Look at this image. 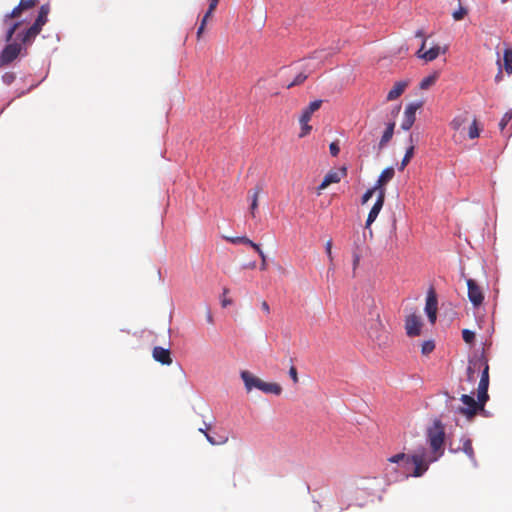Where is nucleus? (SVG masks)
Segmentation results:
<instances>
[{
    "mask_svg": "<svg viewBox=\"0 0 512 512\" xmlns=\"http://www.w3.org/2000/svg\"><path fill=\"white\" fill-rule=\"evenodd\" d=\"M445 426L440 420H434L426 430L428 452L425 448L418 449L413 455L398 453L388 458V462L399 465L405 477H421L429 465L437 461L444 454Z\"/></svg>",
    "mask_w": 512,
    "mask_h": 512,
    "instance_id": "1",
    "label": "nucleus"
},
{
    "mask_svg": "<svg viewBox=\"0 0 512 512\" xmlns=\"http://www.w3.org/2000/svg\"><path fill=\"white\" fill-rule=\"evenodd\" d=\"M488 387L489 380L480 379L477 401L472 396L463 394L460 399L465 406L458 407L457 412L465 416L468 420H471L479 411H483L485 403L489 399Z\"/></svg>",
    "mask_w": 512,
    "mask_h": 512,
    "instance_id": "2",
    "label": "nucleus"
},
{
    "mask_svg": "<svg viewBox=\"0 0 512 512\" xmlns=\"http://www.w3.org/2000/svg\"><path fill=\"white\" fill-rule=\"evenodd\" d=\"M37 0H20L19 4L3 17V25L6 27V42H10L14 33L25 23L27 18L23 14L36 6Z\"/></svg>",
    "mask_w": 512,
    "mask_h": 512,
    "instance_id": "3",
    "label": "nucleus"
},
{
    "mask_svg": "<svg viewBox=\"0 0 512 512\" xmlns=\"http://www.w3.org/2000/svg\"><path fill=\"white\" fill-rule=\"evenodd\" d=\"M47 21L48 16L41 15L38 13L34 23L28 29L18 34V39L24 45L31 44L36 38V36L41 32L43 26L47 23Z\"/></svg>",
    "mask_w": 512,
    "mask_h": 512,
    "instance_id": "4",
    "label": "nucleus"
},
{
    "mask_svg": "<svg viewBox=\"0 0 512 512\" xmlns=\"http://www.w3.org/2000/svg\"><path fill=\"white\" fill-rule=\"evenodd\" d=\"M22 47L19 43H9L0 53V66H6L13 62L21 53Z\"/></svg>",
    "mask_w": 512,
    "mask_h": 512,
    "instance_id": "5",
    "label": "nucleus"
},
{
    "mask_svg": "<svg viewBox=\"0 0 512 512\" xmlns=\"http://www.w3.org/2000/svg\"><path fill=\"white\" fill-rule=\"evenodd\" d=\"M468 298L473 306L479 307L484 301V294L481 287L473 279L467 280Z\"/></svg>",
    "mask_w": 512,
    "mask_h": 512,
    "instance_id": "6",
    "label": "nucleus"
},
{
    "mask_svg": "<svg viewBox=\"0 0 512 512\" xmlns=\"http://www.w3.org/2000/svg\"><path fill=\"white\" fill-rule=\"evenodd\" d=\"M346 175H347V167L346 166H342L337 171H334V170L329 171L325 175L322 183L319 185L318 190L321 191V190L326 189L329 185H331L333 183H339L341 181V179L343 177H345Z\"/></svg>",
    "mask_w": 512,
    "mask_h": 512,
    "instance_id": "7",
    "label": "nucleus"
},
{
    "mask_svg": "<svg viewBox=\"0 0 512 512\" xmlns=\"http://www.w3.org/2000/svg\"><path fill=\"white\" fill-rule=\"evenodd\" d=\"M437 297L436 293L433 289H430L426 299L425 311L427 313L428 319L431 323L436 321L437 317Z\"/></svg>",
    "mask_w": 512,
    "mask_h": 512,
    "instance_id": "8",
    "label": "nucleus"
},
{
    "mask_svg": "<svg viewBox=\"0 0 512 512\" xmlns=\"http://www.w3.org/2000/svg\"><path fill=\"white\" fill-rule=\"evenodd\" d=\"M421 105V103H411L406 107L404 119L401 124V128L403 130H409L413 126L416 119V111L421 107Z\"/></svg>",
    "mask_w": 512,
    "mask_h": 512,
    "instance_id": "9",
    "label": "nucleus"
},
{
    "mask_svg": "<svg viewBox=\"0 0 512 512\" xmlns=\"http://www.w3.org/2000/svg\"><path fill=\"white\" fill-rule=\"evenodd\" d=\"M421 327L422 322L419 316H417L416 314H411L407 316L405 328L408 336L413 337L420 335Z\"/></svg>",
    "mask_w": 512,
    "mask_h": 512,
    "instance_id": "10",
    "label": "nucleus"
},
{
    "mask_svg": "<svg viewBox=\"0 0 512 512\" xmlns=\"http://www.w3.org/2000/svg\"><path fill=\"white\" fill-rule=\"evenodd\" d=\"M395 175V170L393 167H387L385 168L378 180L376 181L374 187L375 189L377 190V195L381 192H383V195L385 196V193H386V190H385V185L390 181L392 180V178L394 177Z\"/></svg>",
    "mask_w": 512,
    "mask_h": 512,
    "instance_id": "11",
    "label": "nucleus"
},
{
    "mask_svg": "<svg viewBox=\"0 0 512 512\" xmlns=\"http://www.w3.org/2000/svg\"><path fill=\"white\" fill-rule=\"evenodd\" d=\"M262 192H263L262 184H257L252 189H250L248 191V200L250 201L249 212L253 218L256 217V212L258 209V199Z\"/></svg>",
    "mask_w": 512,
    "mask_h": 512,
    "instance_id": "12",
    "label": "nucleus"
},
{
    "mask_svg": "<svg viewBox=\"0 0 512 512\" xmlns=\"http://www.w3.org/2000/svg\"><path fill=\"white\" fill-rule=\"evenodd\" d=\"M384 201H385V198H384L383 192H381L377 195V200L368 214V217L366 220V225H365L366 228H369L370 225L376 220L377 216L379 215V213L384 205Z\"/></svg>",
    "mask_w": 512,
    "mask_h": 512,
    "instance_id": "13",
    "label": "nucleus"
},
{
    "mask_svg": "<svg viewBox=\"0 0 512 512\" xmlns=\"http://www.w3.org/2000/svg\"><path fill=\"white\" fill-rule=\"evenodd\" d=\"M426 40H423L421 48L417 51V56L424 59L427 62L435 60L440 54V47L438 45L431 47L427 51H423L425 48Z\"/></svg>",
    "mask_w": 512,
    "mask_h": 512,
    "instance_id": "14",
    "label": "nucleus"
},
{
    "mask_svg": "<svg viewBox=\"0 0 512 512\" xmlns=\"http://www.w3.org/2000/svg\"><path fill=\"white\" fill-rule=\"evenodd\" d=\"M322 100L312 101L302 112L299 122H309L312 114L320 109Z\"/></svg>",
    "mask_w": 512,
    "mask_h": 512,
    "instance_id": "15",
    "label": "nucleus"
},
{
    "mask_svg": "<svg viewBox=\"0 0 512 512\" xmlns=\"http://www.w3.org/2000/svg\"><path fill=\"white\" fill-rule=\"evenodd\" d=\"M218 3H219V0H210L209 8H208L207 12L205 13V15L203 16V18L201 20V23H200V26H199L198 31H197V37L198 38H200L202 33L204 32L206 23H207L208 19L212 16V14L215 11Z\"/></svg>",
    "mask_w": 512,
    "mask_h": 512,
    "instance_id": "16",
    "label": "nucleus"
},
{
    "mask_svg": "<svg viewBox=\"0 0 512 512\" xmlns=\"http://www.w3.org/2000/svg\"><path fill=\"white\" fill-rule=\"evenodd\" d=\"M408 84H409L408 81L396 82L394 84V86L392 87V89L388 92L387 100L393 101V100L397 99L398 97H400L402 95V93L405 91V89L407 88Z\"/></svg>",
    "mask_w": 512,
    "mask_h": 512,
    "instance_id": "17",
    "label": "nucleus"
},
{
    "mask_svg": "<svg viewBox=\"0 0 512 512\" xmlns=\"http://www.w3.org/2000/svg\"><path fill=\"white\" fill-rule=\"evenodd\" d=\"M241 378L245 384L247 391H251L253 388L258 389V383H261V379L255 377L249 371H242Z\"/></svg>",
    "mask_w": 512,
    "mask_h": 512,
    "instance_id": "18",
    "label": "nucleus"
},
{
    "mask_svg": "<svg viewBox=\"0 0 512 512\" xmlns=\"http://www.w3.org/2000/svg\"><path fill=\"white\" fill-rule=\"evenodd\" d=\"M258 389L267 394L280 395L282 392V387L278 383H269L261 380V383H258Z\"/></svg>",
    "mask_w": 512,
    "mask_h": 512,
    "instance_id": "19",
    "label": "nucleus"
},
{
    "mask_svg": "<svg viewBox=\"0 0 512 512\" xmlns=\"http://www.w3.org/2000/svg\"><path fill=\"white\" fill-rule=\"evenodd\" d=\"M394 128H395V122L390 121L387 124L386 129L380 139V142H379L380 149L384 148L388 144V142L392 139L393 134H394Z\"/></svg>",
    "mask_w": 512,
    "mask_h": 512,
    "instance_id": "20",
    "label": "nucleus"
},
{
    "mask_svg": "<svg viewBox=\"0 0 512 512\" xmlns=\"http://www.w3.org/2000/svg\"><path fill=\"white\" fill-rule=\"evenodd\" d=\"M462 451L468 456V458L475 463V453L472 446V441L469 438H464Z\"/></svg>",
    "mask_w": 512,
    "mask_h": 512,
    "instance_id": "21",
    "label": "nucleus"
},
{
    "mask_svg": "<svg viewBox=\"0 0 512 512\" xmlns=\"http://www.w3.org/2000/svg\"><path fill=\"white\" fill-rule=\"evenodd\" d=\"M503 66L508 74H512V50L506 48L503 53Z\"/></svg>",
    "mask_w": 512,
    "mask_h": 512,
    "instance_id": "22",
    "label": "nucleus"
},
{
    "mask_svg": "<svg viewBox=\"0 0 512 512\" xmlns=\"http://www.w3.org/2000/svg\"><path fill=\"white\" fill-rule=\"evenodd\" d=\"M413 155H414V145L411 144L410 147L406 150V153L401 161L400 170H403L407 166V164L410 162Z\"/></svg>",
    "mask_w": 512,
    "mask_h": 512,
    "instance_id": "23",
    "label": "nucleus"
},
{
    "mask_svg": "<svg viewBox=\"0 0 512 512\" xmlns=\"http://www.w3.org/2000/svg\"><path fill=\"white\" fill-rule=\"evenodd\" d=\"M308 78V74L301 72L299 73L292 82L286 85V88L290 89L294 86L301 85Z\"/></svg>",
    "mask_w": 512,
    "mask_h": 512,
    "instance_id": "24",
    "label": "nucleus"
},
{
    "mask_svg": "<svg viewBox=\"0 0 512 512\" xmlns=\"http://www.w3.org/2000/svg\"><path fill=\"white\" fill-rule=\"evenodd\" d=\"M436 78L437 77L435 75H431V76L423 78L419 84V87L423 90L428 89L430 86H432L436 82Z\"/></svg>",
    "mask_w": 512,
    "mask_h": 512,
    "instance_id": "25",
    "label": "nucleus"
},
{
    "mask_svg": "<svg viewBox=\"0 0 512 512\" xmlns=\"http://www.w3.org/2000/svg\"><path fill=\"white\" fill-rule=\"evenodd\" d=\"M480 129L478 127V122L476 119L473 120L472 124L469 127L468 136L470 139H475L479 136Z\"/></svg>",
    "mask_w": 512,
    "mask_h": 512,
    "instance_id": "26",
    "label": "nucleus"
},
{
    "mask_svg": "<svg viewBox=\"0 0 512 512\" xmlns=\"http://www.w3.org/2000/svg\"><path fill=\"white\" fill-rule=\"evenodd\" d=\"M200 432H202L206 439L208 440V442L212 445H222L224 443H226L228 441V438L227 437H223L221 438L220 440H215L212 436H210L206 430L204 429H200Z\"/></svg>",
    "mask_w": 512,
    "mask_h": 512,
    "instance_id": "27",
    "label": "nucleus"
},
{
    "mask_svg": "<svg viewBox=\"0 0 512 512\" xmlns=\"http://www.w3.org/2000/svg\"><path fill=\"white\" fill-rule=\"evenodd\" d=\"M462 338L467 344H473L475 340V333L469 329L462 330Z\"/></svg>",
    "mask_w": 512,
    "mask_h": 512,
    "instance_id": "28",
    "label": "nucleus"
},
{
    "mask_svg": "<svg viewBox=\"0 0 512 512\" xmlns=\"http://www.w3.org/2000/svg\"><path fill=\"white\" fill-rule=\"evenodd\" d=\"M512 119V109H510L509 111H507L502 119L500 120V123H499V128L501 131H503L505 129V127L507 126V124L511 121Z\"/></svg>",
    "mask_w": 512,
    "mask_h": 512,
    "instance_id": "29",
    "label": "nucleus"
},
{
    "mask_svg": "<svg viewBox=\"0 0 512 512\" xmlns=\"http://www.w3.org/2000/svg\"><path fill=\"white\" fill-rule=\"evenodd\" d=\"M434 348H435V344L433 341H425V342H423L422 348H421L422 354L428 355L434 350Z\"/></svg>",
    "mask_w": 512,
    "mask_h": 512,
    "instance_id": "30",
    "label": "nucleus"
},
{
    "mask_svg": "<svg viewBox=\"0 0 512 512\" xmlns=\"http://www.w3.org/2000/svg\"><path fill=\"white\" fill-rule=\"evenodd\" d=\"M172 364V357L169 349L162 348V365Z\"/></svg>",
    "mask_w": 512,
    "mask_h": 512,
    "instance_id": "31",
    "label": "nucleus"
},
{
    "mask_svg": "<svg viewBox=\"0 0 512 512\" xmlns=\"http://www.w3.org/2000/svg\"><path fill=\"white\" fill-rule=\"evenodd\" d=\"M466 14L467 10L460 6L459 9L452 14V16L455 21H460L466 16Z\"/></svg>",
    "mask_w": 512,
    "mask_h": 512,
    "instance_id": "32",
    "label": "nucleus"
},
{
    "mask_svg": "<svg viewBox=\"0 0 512 512\" xmlns=\"http://www.w3.org/2000/svg\"><path fill=\"white\" fill-rule=\"evenodd\" d=\"M377 190L375 189V187L373 186L372 188L368 189L362 196V204H365L367 203L371 198L372 196L374 195V193H376Z\"/></svg>",
    "mask_w": 512,
    "mask_h": 512,
    "instance_id": "33",
    "label": "nucleus"
},
{
    "mask_svg": "<svg viewBox=\"0 0 512 512\" xmlns=\"http://www.w3.org/2000/svg\"><path fill=\"white\" fill-rule=\"evenodd\" d=\"M464 122H465V119H464V118H462V117H456V118H454V119L451 121L450 125H451V127H452L454 130H459V129H460V127L462 126V124H463Z\"/></svg>",
    "mask_w": 512,
    "mask_h": 512,
    "instance_id": "34",
    "label": "nucleus"
},
{
    "mask_svg": "<svg viewBox=\"0 0 512 512\" xmlns=\"http://www.w3.org/2000/svg\"><path fill=\"white\" fill-rule=\"evenodd\" d=\"M174 372L177 379L182 380L185 377V372L179 363L174 366Z\"/></svg>",
    "mask_w": 512,
    "mask_h": 512,
    "instance_id": "35",
    "label": "nucleus"
},
{
    "mask_svg": "<svg viewBox=\"0 0 512 512\" xmlns=\"http://www.w3.org/2000/svg\"><path fill=\"white\" fill-rule=\"evenodd\" d=\"M228 293H229V289L224 288L223 289V297L221 300L222 307H224V308L232 304V300L230 298H227V296H226Z\"/></svg>",
    "mask_w": 512,
    "mask_h": 512,
    "instance_id": "36",
    "label": "nucleus"
},
{
    "mask_svg": "<svg viewBox=\"0 0 512 512\" xmlns=\"http://www.w3.org/2000/svg\"><path fill=\"white\" fill-rule=\"evenodd\" d=\"M308 123L309 122H300V124H301L300 137H304L310 133L312 127Z\"/></svg>",
    "mask_w": 512,
    "mask_h": 512,
    "instance_id": "37",
    "label": "nucleus"
},
{
    "mask_svg": "<svg viewBox=\"0 0 512 512\" xmlns=\"http://www.w3.org/2000/svg\"><path fill=\"white\" fill-rule=\"evenodd\" d=\"M325 252L329 258L330 263L333 262V255H332V240H328L325 244Z\"/></svg>",
    "mask_w": 512,
    "mask_h": 512,
    "instance_id": "38",
    "label": "nucleus"
},
{
    "mask_svg": "<svg viewBox=\"0 0 512 512\" xmlns=\"http://www.w3.org/2000/svg\"><path fill=\"white\" fill-rule=\"evenodd\" d=\"M330 153L333 157L338 156L340 152V147L337 142H332L329 146Z\"/></svg>",
    "mask_w": 512,
    "mask_h": 512,
    "instance_id": "39",
    "label": "nucleus"
},
{
    "mask_svg": "<svg viewBox=\"0 0 512 512\" xmlns=\"http://www.w3.org/2000/svg\"><path fill=\"white\" fill-rule=\"evenodd\" d=\"M223 238L232 243V244H242V242L244 241V236H239V237H228V236H223Z\"/></svg>",
    "mask_w": 512,
    "mask_h": 512,
    "instance_id": "40",
    "label": "nucleus"
},
{
    "mask_svg": "<svg viewBox=\"0 0 512 512\" xmlns=\"http://www.w3.org/2000/svg\"><path fill=\"white\" fill-rule=\"evenodd\" d=\"M483 365H484V368H483L480 379L489 380V365L486 360H483Z\"/></svg>",
    "mask_w": 512,
    "mask_h": 512,
    "instance_id": "41",
    "label": "nucleus"
},
{
    "mask_svg": "<svg viewBox=\"0 0 512 512\" xmlns=\"http://www.w3.org/2000/svg\"><path fill=\"white\" fill-rule=\"evenodd\" d=\"M2 79L5 84L10 85L15 80V75L14 73H5Z\"/></svg>",
    "mask_w": 512,
    "mask_h": 512,
    "instance_id": "42",
    "label": "nucleus"
},
{
    "mask_svg": "<svg viewBox=\"0 0 512 512\" xmlns=\"http://www.w3.org/2000/svg\"><path fill=\"white\" fill-rule=\"evenodd\" d=\"M289 375L290 377L292 378L293 382L294 383H297L298 382V373H297V369L295 366H291L290 369H289Z\"/></svg>",
    "mask_w": 512,
    "mask_h": 512,
    "instance_id": "43",
    "label": "nucleus"
},
{
    "mask_svg": "<svg viewBox=\"0 0 512 512\" xmlns=\"http://www.w3.org/2000/svg\"><path fill=\"white\" fill-rule=\"evenodd\" d=\"M261 309L263 310V312L266 314V315H269L270 314V306L268 304L267 301L263 300L261 302Z\"/></svg>",
    "mask_w": 512,
    "mask_h": 512,
    "instance_id": "44",
    "label": "nucleus"
},
{
    "mask_svg": "<svg viewBox=\"0 0 512 512\" xmlns=\"http://www.w3.org/2000/svg\"><path fill=\"white\" fill-rule=\"evenodd\" d=\"M205 316H206L207 322L210 325H213L214 324V318H213V314H212V312H211V310L209 308H207Z\"/></svg>",
    "mask_w": 512,
    "mask_h": 512,
    "instance_id": "45",
    "label": "nucleus"
},
{
    "mask_svg": "<svg viewBox=\"0 0 512 512\" xmlns=\"http://www.w3.org/2000/svg\"><path fill=\"white\" fill-rule=\"evenodd\" d=\"M258 254L261 258H264V252L263 250L261 249L260 245H258L257 243H254L252 244L251 246Z\"/></svg>",
    "mask_w": 512,
    "mask_h": 512,
    "instance_id": "46",
    "label": "nucleus"
},
{
    "mask_svg": "<svg viewBox=\"0 0 512 512\" xmlns=\"http://www.w3.org/2000/svg\"><path fill=\"white\" fill-rule=\"evenodd\" d=\"M153 358L157 362H160V347L159 346L154 347V349H153Z\"/></svg>",
    "mask_w": 512,
    "mask_h": 512,
    "instance_id": "47",
    "label": "nucleus"
},
{
    "mask_svg": "<svg viewBox=\"0 0 512 512\" xmlns=\"http://www.w3.org/2000/svg\"><path fill=\"white\" fill-rule=\"evenodd\" d=\"M498 65H499V70H498V73L497 75L495 76V81L496 82H500L502 80V69H501V64H500V61L498 60Z\"/></svg>",
    "mask_w": 512,
    "mask_h": 512,
    "instance_id": "48",
    "label": "nucleus"
},
{
    "mask_svg": "<svg viewBox=\"0 0 512 512\" xmlns=\"http://www.w3.org/2000/svg\"><path fill=\"white\" fill-rule=\"evenodd\" d=\"M49 13V6L48 5H42L39 14L48 16Z\"/></svg>",
    "mask_w": 512,
    "mask_h": 512,
    "instance_id": "49",
    "label": "nucleus"
},
{
    "mask_svg": "<svg viewBox=\"0 0 512 512\" xmlns=\"http://www.w3.org/2000/svg\"><path fill=\"white\" fill-rule=\"evenodd\" d=\"M261 265H260V269L261 270H266L267 269V262H266V255L264 254V258H261Z\"/></svg>",
    "mask_w": 512,
    "mask_h": 512,
    "instance_id": "50",
    "label": "nucleus"
},
{
    "mask_svg": "<svg viewBox=\"0 0 512 512\" xmlns=\"http://www.w3.org/2000/svg\"><path fill=\"white\" fill-rule=\"evenodd\" d=\"M242 244L249 245L251 247L252 244H254V242L250 240L248 237L244 236V241L242 242Z\"/></svg>",
    "mask_w": 512,
    "mask_h": 512,
    "instance_id": "51",
    "label": "nucleus"
},
{
    "mask_svg": "<svg viewBox=\"0 0 512 512\" xmlns=\"http://www.w3.org/2000/svg\"><path fill=\"white\" fill-rule=\"evenodd\" d=\"M467 372H468V378H469V380H472L473 375H474V370H473V368H472L471 366H469V367H468V369H467Z\"/></svg>",
    "mask_w": 512,
    "mask_h": 512,
    "instance_id": "52",
    "label": "nucleus"
},
{
    "mask_svg": "<svg viewBox=\"0 0 512 512\" xmlns=\"http://www.w3.org/2000/svg\"><path fill=\"white\" fill-rule=\"evenodd\" d=\"M416 36L417 37H424V33L422 31H417L416 32Z\"/></svg>",
    "mask_w": 512,
    "mask_h": 512,
    "instance_id": "53",
    "label": "nucleus"
},
{
    "mask_svg": "<svg viewBox=\"0 0 512 512\" xmlns=\"http://www.w3.org/2000/svg\"><path fill=\"white\" fill-rule=\"evenodd\" d=\"M357 264H358V257H356L354 260V266H356Z\"/></svg>",
    "mask_w": 512,
    "mask_h": 512,
    "instance_id": "54",
    "label": "nucleus"
},
{
    "mask_svg": "<svg viewBox=\"0 0 512 512\" xmlns=\"http://www.w3.org/2000/svg\"><path fill=\"white\" fill-rule=\"evenodd\" d=\"M509 0H501L502 3H506L508 2Z\"/></svg>",
    "mask_w": 512,
    "mask_h": 512,
    "instance_id": "55",
    "label": "nucleus"
}]
</instances>
